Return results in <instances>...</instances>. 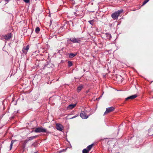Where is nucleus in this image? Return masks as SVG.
I'll return each instance as SVG.
<instances>
[{"label": "nucleus", "instance_id": "f257e3e1", "mask_svg": "<svg viewBox=\"0 0 153 153\" xmlns=\"http://www.w3.org/2000/svg\"><path fill=\"white\" fill-rule=\"evenodd\" d=\"M34 132L36 133H46L47 134H49L51 132L47 131L46 128L42 127H39L36 128Z\"/></svg>", "mask_w": 153, "mask_h": 153}, {"label": "nucleus", "instance_id": "f03ea898", "mask_svg": "<svg viewBox=\"0 0 153 153\" xmlns=\"http://www.w3.org/2000/svg\"><path fill=\"white\" fill-rule=\"evenodd\" d=\"M123 12V10L122 9H121L111 14V16L112 18L114 19H117L119 16Z\"/></svg>", "mask_w": 153, "mask_h": 153}, {"label": "nucleus", "instance_id": "7ed1b4c3", "mask_svg": "<svg viewBox=\"0 0 153 153\" xmlns=\"http://www.w3.org/2000/svg\"><path fill=\"white\" fill-rule=\"evenodd\" d=\"M83 37L81 38H75L72 37L67 39V41L68 42L69 40L71 41L73 43H79L81 42V39Z\"/></svg>", "mask_w": 153, "mask_h": 153}, {"label": "nucleus", "instance_id": "20e7f679", "mask_svg": "<svg viewBox=\"0 0 153 153\" xmlns=\"http://www.w3.org/2000/svg\"><path fill=\"white\" fill-rule=\"evenodd\" d=\"M91 115V114H89L88 115H86V113L84 111H82L80 114V117L83 119L87 118L89 116Z\"/></svg>", "mask_w": 153, "mask_h": 153}, {"label": "nucleus", "instance_id": "39448f33", "mask_svg": "<svg viewBox=\"0 0 153 153\" xmlns=\"http://www.w3.org/2000/svg\"><path fill=\"white\" fill-rule=\"evenodd\" d=\"M29 48V46L28 45H27L26 46H24L22 49V54L26 55L27 53L28 50Z\"/></svg>", "mask_w": 153, "mask_h": 153}, {"label": "nucleus", "instance_id": "423d86ee", "mask_svg": "<svg viewBox=\"0 0 153 153\" xmlns=\"http://www.w3.org/2000/svg\"><path fill=\"white\" fill-rule=\"evenodd\" d=\"M74 14L76 16L81 17H82L83 16L82 11L76 10V12H73Z\"/></svg>", "mask_w": 153, "mask_h": 153}, {"label": "nucleus", "instance_id": "0eeeda50", "mask_svg": "<svg viewBox=\"0 0 153 153\" xmlns=\"http://www.w3.org/2000/svg\"><path fill=\"white\" fill-rule=\"evenodd\" d=\"M56 129L59 131H62L64 128L63 126L60 123H56Z\"/></svg>", "mask_w": 153, "mask_h": 153}, {"label": "nucleus", "instance_id": "6e6552de", "mask_svg": "<svg viewBox=\"0 0 153 153\" xmlns=\"http://www.w3.org/2000/svg\"><path fill=\"white\" fill-rule=\"evenodd\" d=\"M115 108L113 107H111L106 108V111L104 114L105 115L107 113L111 112L114 110Z\"/></svg>", "mask_w": 153, "mask_h": 153}, {"label": "nucleus", "instance_id": "1a4fd4ad", "mask_svg": "<svg viewBox=\"0 0 153 153\" xmlns=\"http://www.w3.org/2000/svg\"><path fill=\"white\" fill-rule=\"evenodd\" d=\"M12 36L11 33H9L7 35H5L3 36V38L5 40H7L10 39Z\"/></svg>", "mask_w": 153, "mask_h": 153}, {"label": "nucleus", "instance_id": "9d476101", "mask_svg": "<svg viewBox=\"0 0 153 153\" xmlns=\"http://www.w3.org/2000/svg\"><path fill=\"white\" fill-rule=\"evenodd\" d=\"M137 95L136 94H134L131 95V96L125 98V100L127 101L128 100H132L136 98L137 97Z\"/></svg>", "mask_w": 153, "mask_h": 153}, {"label": "nucleus", "instance_id": "9b49d317", "mask_svg": "<svg viewBox=\"0 0 153 153\" xmlns=\"http://www.w3.org/2000/svg\"><path fill=\"white\" fill-rule=\"evenodd\" d=\"M77 54V53H68V56L69 58H72L75 56Z\"/></svg>", "mask_w": 153, "mask_h": 153}, {"label": "nucleus", "instance_id": "f8f14e48", "mask_svg": "<svg viewBox=\"0 0 153 153\" xmlns=\"http://www.w3.org/2000/svg\"><path fill=\"white\" fill-rule=\"evenodd\" d=\"M76 104H70L67 107L68 109H71L74 108L76 105Z\"/></svg>", "mask_w": 153, "mask_h": 153}, {"label": "nucleus", "instance_id": "ddd939ff", "mask_svg": "<svg viewBox=\"0 0 153 153\" xmlns=\"http://www.w3.org/2000/svg\"><path fill=\"white\" fill-rule=\"evenodd\" d=\"M107 39H108L109 40H110L111 37V34L108 33H106L105 34Z\"/></svg>", "mask_w": 153, "mask_h": 153}, {"label": "nucleus", "instance_id": "4468645a", "mask_svg": "<svg viewBox=\"0 0 153 153\" xmlns=\"http://www.w3.org/2000/svg\"><path fill=\"white\" fill-rule=\"evenodd\" d=\"M48 65H49V63L48 62H47L44 65L43 69L46 68H50V66H48Z\"/></svg>", "mask_w": 153, "mask_h": 153}, {"label": "nucleus", "instance_id": "2eb2a0df", "mask_svg": "<svg viewBox=\"0 0 153 153\" xmlns=\"http://www.w3.org/2000/svg\"><path fill=\"white\" fill-rule=\"evenodd\" d=\"M37 137V135L31 136V137H29L28 138V139L29 141H30L31 140H32L36 138Z\"/></svg>", "mask_w": 153, "mask_h": 153}, {"label": "nucleus", "instance_id": "dca6fc26", "mask_svg": "<svg viewBox=\"0 0 153 153\" xmlns=\"http://www.w3.org/2000/svg\"><path fill=\"white\" fill-rule=\"evenodd\" d=\"M40 31V28L39 27H37L35 29V32L36 33L38 34L39 33Z\"/></svg>", "mask_w": 153, "mask_h": 153}, {"label": "nucleus", "instance_id": "f3484780", "mask_svg": "<svg viewBox=\"0 0 153 153\" xmlns=\"http://www.w3.org/2000/svg\"><path fill=\"white\" fill-rule=\"evenodd\" d=\"M83 88V85H81L79 86L77 88V90L79 92L80 91L82 88Z\"/></svg>", "mask_w": 153, "mask_h": 153}, {"label": "nucleus", "instance_id": "a211bd4d", "mask_svg": "<svg viewBox=\"0 0 153 153\" xmlns=\"http://www.w3.org/2000/svg\"><path fill=\"white\" fill-rule=\"evenodd\" d=\"M91 110V108L89 107H86L85 109V111L86 112H90Z\"/></svg>", "mask_w": 153, "mask_h": 153}, {"label": "nucleus", "instance_id": "6ab92c4d", "mask_svg": "<svg viewBox=\"0 0 153 153\" xmlns=\"http://www.w3.org/2000/svg\"><path fill=\"white\" fill-rule=\"evenodd\" d=\"M93 144H91V145H89L88 146L86 149L89 151L91 149V148H92L93 146Z\"/></svg>", "mask_w": 153, "mask_h": 153}, {"label": "nucleus", "instance_id": "aec40b11", "mask_svg": "<svg viewBox=\"0 0 153 153\" xmlns=\"http://www.w3.org/2000/svg\"><path fill=\"white\" fill-rule=\"evenodd\" d=\"M94 22H95V20L94 19H93V20H89L88 21V22L92 26H93L94 25L93 23Z\"/></svg>", "mask_w": 153, "mask_h": 153}, {"label": "nucleus", "instance_id": "412c9836", "mask_svg": "<svg viewBox=\"0 0 153 153\" xmlns=\"http://www.w3.org/2000/svg\"><path fill=\"white\" fill-rule=\"evenodd\" d=\"M73 65L72 62L71 61H68V67H71Z\"/></svg>", "mask_w": 153, "mask_h": 153}, {"label": "nucleus", "instance_id": "4be33fe9", "mask_svg": "<svg viewBox=\"0 0 153 153\" xmlns=\"http://www.w3.org/2000/svg\"><path fill=\"white\" fill-rule=\"evenodd\" d=\"M89 151L86 148L83 149L82 152V153H88Z\"/></svg>", "mask_w": 153, "mask_h": 153}, {"label": "nucleus", "instance_id": "5701e85b", "mask_svg": "<svg viewBox=\"0 0 153 153\" xmlns=\"http://www.w3.org/2000/svg\"><path fill=\"white\" fill-rule=\"evenodd\" d=\"M29 141V140L28 138L26 139V140H25L24 141V145H25L28 143V142Z\"/></svg>", "mask_w": 153, "mask_h": 153}, {"label": "nucleus", "instance_id": "b1692460", "mask_svg": "<svg viewBox=\"0 0 153 153\" xmlns=\"http://www.w3.org/2000/svg\"><path fill=\"white\" fill-rule=\"evenodd\" d=\"M149 0H145L143 2L142 5H144L145 4H146L147 2H148Z\"/></svg>", "mask_w": 153, "mask_h": 153}, {"label": "nucleus", "instance_id": "393cba45", "mask_svg": "<svg viewBox=\"0 0 153 153\" xmlns=\"http://www.w3.org/2000/svg\"><path fill=\"white\" fill-rule=\"evenodd\" d=\"M79 116V114H76V115H75V116L72 117L71 118V119H73V118H75V117H77Z\"/></svg>", "mask_w": 153, "mask_h": 153}, {"label": "nucleus", "instance_id": "a878e982", "mask_svg": "<svg viewBox=\"0 0 153 153\" xmlns=\"http://www.w3.org/2000/svg\"><path fill=\"white\" fill-rule=\"evenodd\" d=\"M24 1L27 3H28L30 2V0H24Z\"/></svg>", "mask_w": 153, "mask_h": 153}, {"label": "nucleus", "instance_id": "bb28decb", "mask_svg": "<svg viewBox=\"0 0 153 153\" xmlns=\"http://www.w3.org/2000/svg\"><path fill=\"white\" fill-rule=\"evenodd\" d=\"M13 144H12V143H11L10 144V150L12 147Z\"/></svg>", "mask_w": 153, "mask_h": 153}, {"label": "nucleus", "instance_id": "cd10ccee", "mask_svg": "<svg viewBox=\"0 0 153 153\" xmlns=\"http://www.w3.org/2000/svg\"><path fill=\"white\" fill-rule=\"evenodd\" d=\"M16 141V140H12L11 143H12V144H13V143Z\"/></svg>", "mask_w": 153, "mask_h": 153}, {"label": "nucleus", "instance_id": "c85d7f7f", "mask_svg": "<svg viewBox=\"0 0 153 153\" xmlns=\"http://www.w3.org/2000/svg\"><path fill=\"white\" fill-rule=\"evenodd\" d=\"M52 22V20L51 19L50 20V25H51Z\"/></svg>", "mask_w": 153, "mask_h": 153}, {"label": "nucleus", "instance_id": "c756f323", "mask_svg": "<svg viewBox=\"0 0 153 153\" xmlns=\"http://www.w3.org/2000/svg\"><path fill=\"white\" fill-rule=\"evenodd\" d=\"M5 1L7 2H8L9 1V0H5Z\"/></svg>", "mask_w": 153, "mask_h": 153}, {"label": "nucleus", "instance_id": "7c9ffc66", "mask_svg": "<svg viewBox=\"0 0 153 153\" xmlns=\"http://www.w3.org/2000/svg\"><path fill=\"white\" fill-rule=\"evenodd\" d=\"M120 128H119V127L118 128V132L120 130Z\"/></svg>", "mask_w": 153, "mask_h": 153}, {"label": "nucleus", "instance_id": "2f4dec72", "mask_svg": "<svg viewBox=\"0 0 153 153\" xmlns=\"http://www.w3.org/2000/svg\"><path fill=\"white\" fill-rule=\"evenodd\" d=\"M102 97V96H101L100 97H99V98H98V99H100V97Z\"/></svg>", "mask_w": 153, "mask_h": 153}, {"label": "nucleus", "instance_id": "473e14b6", "mask_svg": "<svg viewBox=\"0 0 153 153\" xmlns=\"http://www.w3.org/2000/svg\"><path fill=\"white\" fill-rule=\"evenodd\" d=\"M48 66H50V67H51L50 65L49 64V65H48Z\"/></svg>", "mask_w": 153, "mask_h": 153}, {"label": "nucleus", "instance_id": "72a5a7b5", "mask_svg": "<svg viewBox=\"0 0 153 153\" xmlns=\"http://www.w3.org/2000/svg\"><path fill=\"white\" fill-rule=\"evenodd\" d=\"M34 153H37V152H34Z\"/></svg>", "mask_w": 153, "mask_h": 153}, {"label": "nucleus", "instance_id": "f704fd0d", "mask_svg": "<svg viewBox=\"0 0 153 153\" xmlns=\"http://www.w3.org/2000/svg\"><path fill=\"white\" fill-rule=\"evenodd\" d=\"M33 131H31V132H33Z\"/></svg>", "mask_w": 153, "mask_h": 153}]
</instances>
